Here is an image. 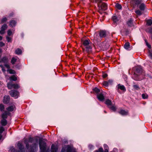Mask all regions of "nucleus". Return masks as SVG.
<instances>
[{
	"label": "nucleus",
	"mask_w": 152,
	"mask_h": 152,
	"mask_svg": "<svg viewBox=\"0 0 152 152\" xmlns=\"http://www.w3.org/2000/svg\"><path fill=\"white\" fill-rule=\"evenodd\" d=\"M34 140V139L33 138L30 137L28 138V140L26 139L24 141V143L26 145V148L28 150L29 152H35V150L36 148H37V145L35 143H33L29 146L28 143H32Z\"/></svg>",
	"instance_id": "f257e3e1"
},
{
	"label": "nucleus",
	"mask_w": 152,
	"mask_h": 152,
	"mask_svg": "<svg viewBox=\"0 0 152 152\" xmlns=\"http://www.w3.org/2000/svg\"><path fill=\"white\" fill-rule=\"evenodd\" d=\"M134 69L135 71L133 77L134 79L136 81L142 80V78H140V75H142L143 76L145 75L142 68L140 66H137L135 67Z\"/></svg>",
	"instance_id": "f03ea898"
},
{
	"label": "nucleus",
	"mask_w": 152,
	"mask_h": 152,
	"mask_svg": "<svg viewBox=\"0 0 152 152\" xmlns=\"http://www.w3.org/2000/svg\"><path fill=\"white\" fill-rule=\"evenodd\" d=\"M91 41L90 40H85L83 42V45L85 47L86 51L87 52H90L91 51L92 47L90 45Z\"/></svg>",
	"instance_id": "7ed1b4c3"
},
{
	"label": "nucleus",
	"mask_w": 152,
	"mask_h": 152,
	"mask_svg": "<svg viewBox=\"0 0 152 152\" xmlns=\"http://www.w3.org/2000/svg\"><path fill=\"white\" fill-rule=\"evenodd\" d=\"M39 144L40 149V152H46V143L42 140H39Z\"/></svg>",
	"instance_id": "20e7f679"
},
{
	"label": "nucleus",
	"mask_w": 152,
	"mask_h": 152,
	"mask_svg": "<svg viewBox=\"0 0 152 152\" xmlns=\"http://www.w3.org/2000/svg\"><path fill=\"white\" fill-rule=\"evenodd\" d=\"M7 86L9 89H11L12 88L17 89L20 87L19 84L13 83L12 82H10L7 83Z\"/></svg>",
	"instance_id": "39448f33"
},
{
	"label": "nucleus",
	"mask_w": 152,
	"mask_h": 152,
	"mask_svg": "<svg viewBox=\"0 0 152 152\" xmlns=\"http://www.w3.org/2000/svg\"><path fill=\"white\" fill-rule=\"evenodd\" d=\"M9 93L11 96L14 97L15 98H18L19 95V92L15 90H12L10 91H9Z\"/></svg>",
	"instance_id": "423d86ee"
},
{
	"label": "nucleus",
	"mask_w": 152,
	"mask_h": 152,
	"mask_svg": "<svg viewBox=\"0 0 152 152\" xmlns=\"http://www.w3.org/2000/svg\"><path fill=\"white\" fill-rule=\"evenodd\" d=\"M142 2H143L142 0H131V3L134 7L136 6H138Z\"/></svg>",
	"instance_id": "0eeeda50"
},
{
	"label": "nucleus",
	"mask_w": 152,
	"mask_h": 152,
	"mask_svg": "<svg viewBox=\"0 0 152 152\" xmlns=\"http://www.w3.org/2000/svg\"><path fill=\"white\" fill-rule=\"evenodd\" d=\"M10 100V96L9 95H5L4 96L3 102L4 104H7L9 102Z\"/></svg>",
	"instance_id": "6e6552de"
},
{
	"label": "nucleus",
	"mask_w": 152,
	"mask_h": 152,
	"mask_svg": "<svg viewBox=\"0 0 152 152\" xmlns=\"http://www.w3.org/2000/svg\"><path fill=\"white\" fill-rule=\"evenodd\" d=\"M102 38L99 35L95 34L94 35V43H97L101 41Z\"/></svg>",
	"instance_id": "1a4fd4ad"
},
{
	"label": "nucleus",
	"mask_w": 152,
	"mask_h": 152,
	"mask_svg": "<svg viewBox=\"0 0 152 152\" xmlns=\"http://www.w3.org/2000/svg\"><path fill=\"white\" fill-rule=\"evenodd\" d=\"M99 35L101 38L105 37L107 35L106 31L105 30H100L99 32Z\"/></svg>",
	"instance_id": "9d476101"
},
{
	"label": "nucleus",
	"mask_w": 152,
	"mask_h": 152,
	"mask_svg": "<svg viewBox=\"0 0 152 152\" xmlns=\"http://www.w3.org/2000/svg\"><path fill=\"white\" fill-rule=\"evenodd\" d=\"M97 97L98 99L101 101H103L104 99V97L102 93H100L97 94Z\"/></svg>",
	"instance_id": "9b49d317"
},
{
	"label": "nucleus",
	"mask_w": 152,
	"mask_h": 152,
	"mask_svg": "<svg viewBox=\"0 0 152 152\" xmlns=\"http://www.w3.org/2000/svg\"><path fill=\"white\" fill-rule=\"evenodd\" d=\"M18 146L21 152H24V147L22 143L20 142H18Z\"/></svg>",
	"instance_id": "f8f14e48"
},
{
	"label": "nucleus",
	"mask_w": 152,
	"mask_h": 152,
	"mask_svg": "<svg viewBox=\"0 0 152 152\" xmlns=\"http://www.w3.org/2000/svg\"><path fill=\"white\" fill-rule=\"evenodd\" d=\"M118 113L122 115H126L128 114V111L124 110H121Z\"/></svg>",
	"instance_id": "ddd939ff"
},
{
	"label": "nucleus",
	"mask_w": 152,
	"mask_h": 152,
	"mask_svg": "<svg viewBox=\"0 0 152 152\" xmlns=\"http://www.w3.org/2000/svg\"><path fill=\"white\" fill-rule=\"evenodd\" d=\"M118 91L119 92V89H120L124 91H126V89L124 85H121L120 84H118L117 85Z\"/></svg>",
	"instance_id": "4468645a"
},
{
	"label": "nucleus",
	"mask_w": 152,
	"mask_h": 152,
	"mask_svg": "<svg viewBox=\"0 0 152 152\" xmlns=\"http://www.w3.org/2000/svg\"><path fill=\"white\" fill-rule=\"evenodd\" d=\"M10 114V113L7 111H5L4 113L2 114L1 115V117L2 119H6L7 118V115Z\"/></svg>",
	"instance_id": "2eb2a0df"
},
{
	"label": "nucleus",
	"mask_w": 152,
	"mask_h": 152,
	"mask_svg": "<svg viewBox=\"0 0 152 152\" xmlns=\"http://www.w3.org/2000/svg\"><path fill=\"white\" fill-rule=\"evenodd\" d=\"M146 6L143 2H142L140 5L139 7V8L141 11H144L145 8Z\"/></svg>",
	"instance_id": "dca6fc26"
},
{
	"label": "nucleus",
	"mask_w": 152,
	"mask_h": 152,
	"mask_svg": "<svg viewBox=\"0 0 152 152\" xmlns=\"http://www.w3.org/2000/svg\"><path fill=\"white\" fill-rule=\"evenodd\" d=\"M15 108V106L14 105H12L6 108L8 112L12 111Z\"/></svg>",
	"instance_id": "f3484780"
},
{
	"label": "nucleus",
	"mask_w": 152,
	"mask_h": 152,
	"mask_svg": "<svg viewBox=\"0 0 152 152\" xmlns=\"http://www.w3.org/2000/svg\"><path fill=\"white\" fill-rule=\"evenodd\" d=\"M1 61L4 64L6 63H8L9 61V60L7 56L3 57L1 58Z\"/></svg>",
	"instance_id": "a211bd4d"
},
{
	"label": "nucleus",
	"mask_w": 152,
	"mask_h": 152,
	"mask_svg": "<svg viewBox=\"0 0 152 152\" xmlns=\"http://www.w3.org/2000/svg\"><path fill=\"white\" fill-rule=\"evenodd\" d=\"M51 152H57L58 151V148L54 144H52L51 146Z\"/></svg>",
	"instance_id": "6ab92c4d"
},
{
	"label": "nucleus",
	"mask_w": 152,
	"mask_h": 152,
	"mask_svg": "<svg viewBox=\"0 0 152 152\" xmlns=\"http://www.w3.org/2000/svg\"><path fill=\"white\" fill-rule=\"evenodd\" d=\"M127 24L128 26L130 27H132L133 26V20L130 18L127 22Z\"/></svg>",
	"instance_id": "aec40b11"
},
{
	"label": "nucleus",
	"mask_w": 152,
	"mask_h": 152,
	"mask_svg": "<svg viewBox=\"0 0 152 152\" xmlns=\"http://www.w3.org/2000/svg\"><path fill=\"white\" fill-rule=\"evenodd\" d=\"M121 32L123 36L127 35L129 34V31L127 29H125V31L121 30Z\"/></svg>",
	"instance_id": "412c9836"
},
{
	"label": "nucleus",
	"mask_w": 152,
	"mask_h": 152,
	"mask_svg": "<svg viewBox=\"0 0 152 152\" xmlns=\"http://www.w3.org/2000/svg\"><path fill=\"white\" fill-rule=\"evenodd\" d=\"M124 48L127 50H129L131 49L130 47L129 43V42L126 43L124 45Z\"/></svg>",
	"instance_id": "4be33fe9"
},
{
	"label": "nucleus",
	"mask_w": 152,
	"mask_h": 152,
	"mask_svg": "<svg viewBox=\"0 0 152 152\" xmlns=\"http://www.w3.org/2000/svg\"><path fill=\"white\" fill-rule=\"evenodd\" d=\"M112 19L114 23H116L119 20V17L115 15L113 16Z\"/></svg>",
	"instance_id": "5701e85b"
},
{
	"label": "nucleus",
	"mask_w": 152,
	"mask_h": 152,
	"mask_svg": "<svg viewBox=\"0 0 152 152\" xmlns=\"http://www.w3.org/2000/svg\"><path fill=\"white\" fill-rule=\"evenodd\" d=\"M105 103L107 105L108 107L110 106H112V104L111 101L108 99L106 100Z\"/></svg>",
	"instance_id": "b1692460"
},
{
	"label": "nucleus",
	"mask_w": 152,
	"mask_h": 152,
	"mask_svg": "<svg viewBox=\"0 0 152 152\" xmlns=\"http://www.w3.org/2000/svg\"><path fill=\"white\" fill-rule=\"evenodd\" d=\"M1 124L3 126H5L7 124V121L5 119H2L1 121Z\"/></svg>",
	"instance_id": "393cba45"
},
{
	"label": "nucleus",
	"mask_w": 152,
	"mask_h": 152,
	"mask_svg": "<svg viewBox=\"0 0 152 152\" xmlns=\"http://www.w3.org/2000/svg\"><path fill=\"white\" fill-rule=\"evenodd\" d=\"M16 22L14 20H12L10 21V26L12 27L15 26L16 24Z\"/></svg>",
	"instance_id": "a878e982"
},
{
	"label": "nucleus",
	"mask_w": 152,
	"mask_h": 152,
	"mask_svg": "<svg viewBox=\"0 0 152 152\" xmlns=\"http://www.w3.org/2000/svg\"><path fill=\"white\" fill-rule=\"evenodd\" d=\"M17 79L16 76L15 75H13L10 77V81H16Z\"/></svg>",
	"instance_id": "bb28decb"
},
{
	"label": "nucleus",
	"mask_w": 152,
	"mask_h": 152,
	"mask_svg": "<svg viewBox=\"0 0 152 152\" xmlns=\"http://www.w3.org/2000/svg\"><path fill=\"white\" fill-rule=\"evenodd\" d=\"M66 152H76V151L73 150L71 147L69 146L67 148Z\"/></svg>",
	"instance_id": "cd10ccee"
},
{
	"label": "nucleus",
	"mask_w": 152,
	"mask_h": 152,
	"mask_svg": "<svg viewBox=\"0 0 152 152\" xmlns=\"http://www.w3.org/2000/svg\"><path fill=\"white\" fill-rule=\"evenodd\" d=\"M15 53L17 55H20L22 53V51L20 49L17 48L15 51Z\"/></svg>",
	"instance_id": "c85d7f7f"
},
{
	"label": "nucleus",
	"mask_w": 152,
	"mask_h": 152,
	"mask_svg": "<svg viewBox=\"0 0 152 152\" xmlns=\"http://www.w3.org/2000/svg\"><path fill=\"white\" fill-rule=\"evenodd\" d=\"M16 61L17 59L13 57H12L11 60V63L12 64L14 65L15 64Z\"/></svg>",
	"instance_id": "c756f323"
},
{
	"label": "nucleus",
	"mask_w": 152,
	"mask_h": 152,
	"mask_svg": "<svg viewBox=\"0 0 152 152\" xmlns=\"http://www.w3.org/2000/svg\"><path fill=\"white\" fill-rule=\"evenodd\" d=\"M147 25L150 26L152 24V20L151 19L148 20L146 21Z\"/></svg>",
	"instance_id": "7c9ffc66"
},
{
	"label": "nucleus",
	"mask_w": 152,
	"mask_h": 152,
	"mask_svg": "<svg viewBox=\"0 0 152 152\" xmlns=\"http://www.w3.org/2000/svg\"><path fill=\"white\" fill-rule=\"evenodd\" d=\"M7 72H8L10 74H15L16 73L15 71L12 69H9L7 70Z\"/></svg>",
	"instance_id": "2f4dec72"
},
{
	"label": "nucleus",
	"mask_w": 152,
	"mask_h": 152,
	"mask_svg": "<svg viewBox=\"0 0 152 152\" xmlns=\"http://www.w3.org/2000/svg\"><path fill=\"white\" fill-rule=\"evenodd\" d=\"M115 7L119 10H121L122 8L121 5L118 3H117L115 4Z\"/></svg>",
	"instance_id": "473e14b6"
},
{
	"label": "nucleus",
	"mask_w": 152,
	"mask_h": 152,
	"mask_svg": "<svg viewBox=\"0 0 152 152\" xmlns=\"http://www.w3.org/2000/svg\"><path fill=\"white\" fill-rule=\"evenodd\" d=\"M142 96L143 99H146L148 98V95L147 94L144 93L142 94Z\"/></svg>",
	"instance_id": "72a5a7b5"
},
{
	"label": "nucleus",
	"mask_w": 152,
	"mask_h": 152,
	"mask_svg": "<svg viewBox=\"0 0 152 152\" xmlns=\"http://www.w3.org/2000/svg\"><path fill=\"white\" fill-rule=\"evenodd\" d=\"M104 147L105 149L104 152H108V146L106 144H104Z\"/></svg>",
	"instance_id": "f704fd0d"
},
{
	"label": "nucleus",
	"mask_w": 152,
	"mask_h": 152,
	"mask_svg": "<svg viewBox=\"0 0 152 152\" xmlns=\"http://www.w3.org/2000/svg\"><path fill=\"white\" fill-rule=\"evenodd\" d=\"M4 105L3 104H0V110L1 112H3L4 111Z\"/></svg>",
	"instance_id": "c9c22d12"
},
{
	"label": "nucleus",
	"mask_w": 152,
	"mask_h": 152,
	"mask_svg": "<svg viewBox=\"0 0 152 152\" xmlns=\"http://www.w3.org/2000/svg\"><path fill=\"white\" fill-rule=\"evenodd\" d=\"M94 91L96 93L98 94L100 92V90L97 88H95L93 89Z\"/></svg>",
	"instance_id": "e433bc0d"
},
{
	"label": "nucleus",
	"mask_w": 152,
	"mask_h": 152,
	"mask_svg": "<svg viewBox=\"0 0 152 152\" xmlns=\"http://www.w3.org/2000/svg\"><path fill=\"white\" fill-rule=\"evenodd\" d=\"M140 10H138L135 11V13L137 15H140L142 14V13Z\"/></svg>",
	"instance_id": "4c0bfd02"
},
{
	"label": "nucleus",
	"mask_w": 152,
	"mask_h": 152,
	"mask_svg": "<svg viewBox=\"0 0 152 152\" xmlns=\"http://www.w3.org/2000/svg\"><path fill=\"white\" fill-rule=\"evenodd\" d=\"M7 25L6 24H4L2 26L1 29L5 30L7 28Z\"/></svg>",
	"instance_id": "58836bf2"
},
{
	"label": "nucleus",
	"mask_w": 152,
	"mask_h": 152,
	"mask_svg": "<svg viewBox=\"0 0 152 152\" xmlns=\"http://www.w3.org/2000/svg\"><path fill=\"white\" fill-rule=\"evenodd\" d=\"M133 87L136 90H138L140 89L139 86L137 85H133Z\"/></svg>",
	"instance_id": "ea45409f"
},
{
	"label": "nucleus",
	"mask_w": 152,
	"mask_h": 152,
	"mask_svg": "<svg viewBox=\"0 0 152 152\" xmlns=\"http://www.w3.org/2000/svg\"><path fill=\"white\" fill-rule=\"evenodd\" d=\"M109 108L114 111H115L116 110V108L114 106H112H112L109 107Z\"/></svg>",
	"instance_id": "a19ab883"
},
{
	"label": "nucleus",
	"mask_w": 152,
	"mask_h": 152,
	"mask_svg": "<svg viewBox=\"0 0 152 152\" xmlns=\"http://www.w3.org/2000/svg\"><path fill=\"white\" fill-rule=\"evenodd\" d=\"M10 152H15L16 150L14 147H10Z\"/></svg>",
	"instance_id": "79ce46f5"
},
{
	"label": "nucleus",
	"mask_w": 152,
	"mask_h": 152,
	"mask_svg": "<svg viewBox=\"0 0 152 152\" xmlns=\"http://www.w3.org/2000/svg\"><path fill=\"white\" fill-rule=\"evenodd\" d=\"M145 42L146 43V44L147 46V47H148V48L150 49L151 48V46L147 42V40H145Z\"/></svg>",
	"instance_id": "37998d69"
},
{
	"label": "nucleus",
	"mask_w": 152,
	"mask_h": 152,
	"mask_svg": "<svg viewBox=\"0 0 152 152\" xmlns=\"http://www.w3.org/2000/svg\"><path fill=\"white\" fill-rule=\"evenodd\" d=\"M148 53L149 56L151 58H152V50H149Z\"/></svg>",
	"instance_id": "c03bdc74"
},
{
	"label": "nucleus",
	"mask_w": 152,
	"mask_h": 152,
	"mask_svg": "<svg viewBox=\"0 0 152 152\" xmlns=\"http://www.w3.org/2000/svg\"><path fill=\"white\" fill-rule=\"evenodd\" d=\"M7 20V18L5 17L4 18L1 20V23H3L4 22H6Z\"/></svg>",
	"instance_id": "a18cd8bd"
},
{
	"label": "nucleus",
	"mask_w": 152,
	"mask_h": 152,
	"mask_svg": "<svg viewBox=\"0 0 152 152\" xmlns=\"http://www.w3.org/2000/svg\"><path fill=\"white\" fill-rule=\"evenodd\" d=\"M103 84L104 86L107 87L109 83L108 82L104 81L103 82Z\"/></svg>",
	"instance_id": "49530a36"
},
{
	"label": "nucleus",
	"mask_w": 152,
	"mask_h": 152,
	"mask_svg": "<svg viewBox=\"0 0 152 152\" xmlns=\"http://www.w3.org/2000/svg\"><path fill=\"white\" fill-rule=\"evenodd\" d=\"M6 39L7 40L8 42H11V38L10 37H6Z\"/></svg>",
	"instance_id": "de8ad7c7"
},
{
	"label": "nucleus",
	"mask_w": 152,
	"mask_h": 152,
	"mask_svg": "<svg viewBox=\"0 0 152 152\" xmlns=\"http://www.w3.org/2000/svg\"><path fill=\"white\" fill-rule=\"evenodd\" d=\"M8 63H6L4 64V66L7 69H9L10 68V65L8 64Z\"/></svg>",
	"instance_id": "09e8293b"
},
{
	"label": "nucleus",
	"mask_w": 152,
	"mask_h": 152,
	"mask_svg": "<svg viewBox=\"0 0 152 152\" xmlns=\"http://www.w3.org/2000/svg\"><path fill=\"white\" fill-rule=\"evenodd\" d=\"M4 131V129L3 127H0V134L2 133Z\"/></svg>",
	"instance_id": "8fccbe9b"
},
{
	"label": "nucleus",
	"mask_w": 152,
	"mask_h": 152,
	"mask_svg": "<svg viewBox=\"0 0 152 152\" xmlns=\"http://www.w3.org/2000/svg\"><path fill=\"white\" fill-rule=\"evenodd\" d=\"M0 67L1 68V70L3 72H5V70L4 66L2 65H0Z\"/></svg>",
	"instance_id": "3c124183"
},
{
	"label": "nucleus",
	"mask_w": 152,
	"mask_h": 152,
	"mask_svg": "<svg viewBox=\"0 0 152 152\" xmlns=\"http://www.w3.org/2000/svg\"><path fill=\"white\" fill-rule=\"evenodd\" d=\"M107 76V75L105 73H103L102 74V77L104 78H105Z\"/></svg>",
	"instance_id": "603ef678"
},
{
	"label": "nucleus",
	"mask_w": 152,
	"mask_h": 152,
	"mask_svg": "<svg viewBox=\"0 0 152 152\" xmlns=\"http://www.w3.org/2000/svg\"><path fill=\"white\" fill-rule=\"evenodd\" d=\"M95 152H103V150L102 148H100L99 149L98 151H96Z\"/></svg>",
	"instance_id": "864d4df0"
},
{
	"label": "nucleus",
	"mask_w": 152,
	"mask_h": 152,
	"mask_svg": "<svg viewBox=\"0 0 152 152\" xmlns=\"http://www.w3.org/2000/svg\"><path fill=\"white\" fill-rule=\"evenodd\" d=\"M12 34V32L10 30H9L7 31V34L9 36H10Z\"/></svg>",
	"instance_id": "5fc2aeb1"
},
{
	"label": "nucleus",
	"mask_w": 152,
	"mask_h": 152,
	"mask_svg": "<svg viewBox=\"0 0 152 152\" xmlns=\"http://www.w3.org/2000/svg\"><path fill=\"white\" fill-rule=\"evenodd\" d=\"M5 44L2 42H0V47H2L4 46Z\"/></svg>",
	"instance_id": "6e6d98bb"
},
{
	"label": "nucleus",
	"mask_w": 152,
	"mask_h": 152,
	"mask_svg": "<svg viewBox=\"0 0 152 152\" xmlns=\"http://www.w3.org/2000/svg\"><path fill=\"white\" fill-rule=\"evenodd\" d=\"M4 30L1 29V31H0V34H4Z\"/></svg>",
	"instance_id": "4d7b16f0"
},
{
	"label": "nucleus",
	"mask_w": 152,
	"mask_h": 152,
	"mask_svg": "<svg viewBox=\"0 0 152 152\" xmlns=\"http://www.w3.org/2000/svg\"><path fill=\"white\" fill-rule=\"evenodd\" d=\"M88 147L90 149H91L93 148V146L91 145H89L88 146Z\"/></svg>",
	"instance_id": "13d9d810"
},
{
	"label": "nucleus",
	"mask_w": 152,
	"mask_h": 152,
	"mask_svg": "<svg viewBox=\"0 0 152 152\" xmlns=\"http://www.w3.org/2000/svg\"><path fill=\"white\" fill-rule=\"evenodd\" d=\"M108 82V83H111L113 82V81L111 80H109Z\"/></svg>",
	"instance_id": "bf43d9fd"
},
{
	"label": "nucleus",
	"mask_w": 152,
	"mask_h": 152,
	"mask_svg": "<svg viewBox=\"0 0 152 152\" xmlns=\"http://www.w3.org/2000/svg\"><path fill=\"white\" fill-rule=\"evenodd\" d=\"M65 149L63 148L61 150V152H65Z\"/></svg>",
	"instance_id": "052dcab7"
},
{
	"label": "nucleus",
	"mask_w": 152,
	"mask_h": 152,
	"mask_svg": "<svg viewBox=\"0 0 152 152\" xmlns=\"http://www.w3.org/2000/svg\"><path fill=\"white\" fill-rule=\"evenodd\" d=\"M149 31L150 33H152V28H151L150 29V31Z\"/></svg>",
	"instance_id": "680f3d73"
},
{
	"label": "nucleus",
	"mask_w": 152,
	"mask_h": 152,
	"mask_svg": "<svg viewBox=\"0 0 152 152\" xmlns=\"http://www.w3.org/2000/svg\"><path fill=\"white\" fill-rule=\"evenodd\" d=\"M2 39V37L0 36V41Z\"/></svg>",
	"instance_id": "e2e57ef3"
},
{
	"label": "nucleus",
	"mask_w": 152,
	"mask_h": 152,
	"mask_svg": "<svg viewBox=\"0 0 152 152\" xmlns=\"http://www.w3.org/2000/svg\"><path fill=\"white\" fill-rule=\"evenodd\" d=\"M2 137V136L1 134H0V140L1 139Z\"/></svg>",
	"instance_id": "0e129e2a"
},
{
	"label": "nucleus",
	"mask_w": 152,
	"mask_h": 152,
	"mask_svg": "<svg viewBox=\"0 0 152 152\" xmlns=\"http://www.w3.org/2000/svg\"><path fill=\"white\" fill-rule=\"evenodd\" d=\"M2 52L1 50L0 49V53Z\"/></svg>",
	"instance_id": "69168bd1"
},
{
	"label": "nucleus",
	"mask_w": 152,
	"mask_h": 152,
	"mask_svg": "<svg viewBox=\"0 0 152 152\" xmlns=\"http://www.w3.org/2000/svg\"><path fill=\"white\" fill-rule=\"evenodd\" d=\"M104 112L105 113H107V112L106 111H105V110H104Z\"/></svg>",
	"instance_id": "338daca9"
},
{
	"label": "nucleus",
	"mask_w": 152,
	"mask_h": 152,
	"mask_svg": "<svg viewBox=\"0 0 152 152\" xmlns=\"http://www.w3.org/2000/svg\"><path fill=\"white\" fill-rule=\"evenodd\" d=\"M2 62L1 61V60H0V63Z\"/></svg>",
	"instance_id": "774afa93"
}]
</instances>
